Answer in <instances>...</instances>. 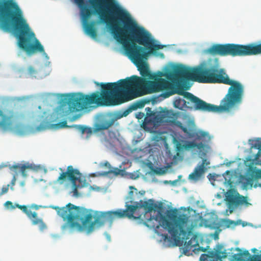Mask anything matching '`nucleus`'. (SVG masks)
Instances as JSON below:
<instances>
[{
  "label": "nucleus",
  "mask_w": 261,
  "mask_h": 261,
  "mask_svg": "<svg viewBox=\"0 0 261 261\" xmlns=\"http://www.w3.org/2000/svg\"><path fill=\"white\" fill-rule=\"evenodd\" d=\"M206 53L213 56L243 57L261 54V43L242 45L234 43L214 44L206 49Z\"/></svg>",
  "instance_id": "7"
},
{
  "label": "nucleus",
  "mask_w": 261,
  "mask_h": 261,
  "mask_svg": "<svg viewBox=\"0 0 261 261\" xmlns=\"http://www.w3.org/2000/svg\"><path fill=\"white\" fill-rule=\"evenodd\" d=\"M237 253L232 255V258L234 261H245L250 255L248 251L245 250L242 251L240 249L237 248L235 249Z\"/></svg>",
  "instance_id": "21"
},
{
  "label": "nucleus",
  "mask_w": 261,
  "mask_h": 261,
  "mask_svg": "<svg viewBox=\"0 0 261 261\" xmlns=\"http://www.w3.org/2000/svg\"><path fill=\"white\" fill-rule=\"evenodd\" d=\"M106 236H107V239L109 241H110L111 240L110 236L108 234H107Z\"/></svg>",
  "instance_id": "38"
},
{
  "label": "nucleus",
  "mask_w": 261,
  "mask_h": 261,
  "mask_svg": "<svg viewBox=\"0 0 261 261\" xmlns=\"http://www.w3.org/2000/svg\"><path fill=\"white\" fill-rule=\"evenodd\" d=\"M77 4L81 7L84 4V0H75ZM92 14L91 10L86 6L81 7V15L83 21V25L85 33L92 37L95 38L96 37V32L94 28V22L88 23V19Z\"/></svg>",
  "instance_id": "16"
},
{
  "label": "nucleus",
  "mask_w": 261,
  "mask_h": 261,
  "mask_svg": "<svg viewBox=\"0 0 261 261\" xmlns=\"http://www.w3.org/2000/svg\"><path fill=\"white\" fill-rule=\"evenodd\" d=\"M156 51L157 50H155L156 53H155V54H154V55L160 56V57H161L162 58H164V55L163 53H161L157 54Z\"/></svg>",
  "instance_id": "35"
},
{
  "label": "nucleus",
  "mask_w": 261,
  "mask_h": 261,
  "mask_svg": "<svg viewBox=\"0 0 261 261\" xmlns=\"http://www.w3.org/2000/svg\"><path fill=\"white\" fill-rule=\"evenodd\" d=\"M57 127L58 128H64V127H69V126L67 125L66 121H63L61 122H59L57 124Z\"/></svg>",
  "instance_id": "30"
},
{
  "label": "nucleus",
  "mask_w": 261,
  "mask_h": 261,
  "mask_svg": "<svg viewBox=\"0 0 261 261\" xmlns=\"http://www.w3.org/2000/svg\"><path fill=\"white\" fill-rule=\"evenodd\" d=\"M142 105L140 106H138V107H142Z\"/></svg>",
  "instance_id": "45"
},
{
  "label": "nucleus",
  "mask_w": 261,
  "mask_h": 261,
  "mask_svg": "<svg viewBox=\"0 0 261 261\" xmlns=\"http://www.w3.org/2000/svg\"><path fill=\"white\" fill-rule=\"evenodd\" d=\"M196 147L199 150L204 148V144L202 142L197 143L194 141H187L183 145L182 148L190 149Z\"/></svg>",
  "instance_id": "23"
},
{
  "label": "nucleus",
  "mask_w": 261,
  "mask_h": 261,
  "mask_svg": "<svg viewBox=\"0 0 261 261\" xmlns=\"http://www.w3.org/2000/svg\"><path fill=\"white\" fill-rule=\"evenodd\" d=\"M135 108H136V107L135 108H132V109H135Z\"/></svg>",
  "instance_id": "44"
},
{
  "label": "nucleus",
  "mask_w": 261,
  "mask_h": 261,
  "mask_svg": "<svg viewBox=\"0 0 261 261\" xmlns=\"http://www.w3.org/2000/svg\"><path fill=\"white\" fill-rule=\"evenodd\" d=\"M222 224L226 228H229L236 226L238 223L236 221L229 219H223Z\"/></svg>",
  "instance_id": "25"
},
{
  "label": "nucleus",
  "mask_w": 261,
  "mask_h": 261,
  "mask_svg": "<svg viewBox=\"0 0 261 261\" xmlns=\"http://www.w3.org/2000/svg\"><path fill=\"white\" fill-rule=\"evenodd\" d=\"M103 165L106 166V167H108L109 168H111V165L110 164V163L108 162H106L103 164Z\"/></svg>",
  "instance_id": "36"
},
{
  "label": "nucleus",
  "mask_w": 261,
  "mask_h": 261,
  "mask_svg": "<svg viewBox=\"0 0 261 261\" xmlns=\"http://www.w3.org/2000/svg\"><path fill=\"white\" fill-rule=\"evenodd\" d=\"M167 77L177 82L190 80L201 83H219L230 86L220 106L207 103L192 93L184 91L181 87L178 86L176 93L193 103L196 110L215 113L229 112L238 107L242 102L243 86L239 82L230 79L225 70L219 68L217 62L214 64L209 62L204 66L194 67L179 65Z\"/></svg>",
  "instance_id": "1"
},
{
  "label": "nucleus",
  "mask_w": 261,
  "mask_h": 261,
  "mask_svg": "<svg viewBox=\"0 0 261 261\" xmlns=\"http://www.w3.org/2000/svg\"><path fill=\"white\" fill-rule=\"evenodd\" d=\"M34 166L32 164H30L29 163L24 164H17L12 166L10 167V169L15 173V174L13 175V178L11 182V189L13 190V186L15 185L16 178V176L18 172H20L22 175L24 177L27 176V171L29 169H34Z\"/></svg>",
  "instance_id": "18"
},
{
  "label": "nucleus",
  "mask_w": 261,
  "mask_h": 261,
  "mask_svg": "<svg viewBox=\"0 0 261 261\" xmlns=\"http://www.w3.org/2000/svg\"><path fill=\"white\" fill-rule=\"evenodd\" d=\"M229 172H229V171H228V170H227V171H226L225 172V173H226V174H228L229 173Z\"/></svg>",
  "instance_id": "42"
},
{
  "label": "nucleus",
  "mask_w": 261,
  "mask_h": 261,
  "mask_svg": "<svg viewBox=\"0 0 261 261\" xmlns=\"http://www.w3.org/2000/svg\"><path fill=\"white\" fill-rule=\"evenodd\" d=\"M130 110H125V111L123 112V114H122V115H120V116H118V117H114V118H112V119H116V120H117L118 119H119V118H121V117H123V116H127V115L129 114V113L130 112Z\"/></svg>",
  "instance_id": "32"
},
{
  "label": "nucleus",
  "mask_w": 261,
  "mask_h": 261,
  "mask_svg": "<svg viewBox=\"0 0 261 261\" xmlns=\"http://www.w3.org/2000/svg\"><path fill=\"white\" fill-rule=\"evenodd\" d=\"M180 144H177V149H178V150H179V149H180Z\"/></svg>",
  "instance_id": "39"
},
{
  "label": "nucleus",
  "mask_w": 261,
  "mask_h": 261,
  "mask_svg": "<svg viewBox=\"0 0 261 261\" xmlns=\"http://www.w3.org/2000/svg\"><path fill=\"white\" fill-rule=\"evenodd\" d=\"M10 185H7V186H4L2 189L1 195L4 194L8 192L9 190Z\"/></svg>",
  "instance_id": "33"
},
{
  "label": "nucleus",
  "mask_w": 261,
  "mask_h": 261,
  "mask_svg": "<svg viewBox=\"0 0 261 261\" xmlns=\"http://www.w3.org/2000/svg\"><path fill=\"white\" fill-rule=\"evenodd\" d=\"M189 217V222L188 225L186 226L184 230L187 231V236L186 239H181L179 241H175L176 243L181 242L182 243L185 241L184 244V252L186 254L187 252L190 251H195L196 250H201L204 252L205 249L200 247L199 245V237L196 234H194L192 232V229L193 228V224L191 222L190 218Z\"/></svg>",
  "instance_id": "12"
},
{
  "label": "nucleus",
  "mask_w": 261,
  "mask_h": 261,
  "mask_svg": "<svg viewBox=\"0 0 261 261\" xmlns=\"http://www.w3.org/2000/svg\"><path fill=\"white\" fill-rule=\"evenodd\" d=\"M186 101L180 98H176L173 102L174 107L179 110H182L184 108L187 107Z\"/></svg>",
  "instance_id": "24"
},
{
  "label": "nucleus",
  "mask_w": 261,
  "mask_h": 261,
  "mask_svg": "<svg viewBox=\"0 0 261 261\" xmlns=\"http://www.w3.org/2000/svg\"><path fill=\"white\" fill-rule=\"evenodd\" d=\"M210 164V162L206 159H203L201 164H198L194 171L189 175V179L195 181L199 180L206 171V166Z\"/></svg>",
  "instance_id": "19"
},
{
  "label": "nucleus",
  "mask_w": 261,
  "mask_h": 261,
  "mask_svg": "<svg viewBox=\"0 0 261 261\" xmlns=\"http://www.w3.org/2000/svg\"><path fill=\"white\" fill-rule=\"evenodd\" d=\"M148 227L153 228L165 241L169 239L168 234H162L159 232L161 227L167 230L174 241L180 239H186L187 231L184 230L185 227L188 225V215L180 214L177 215L176 211L169 212L167 217L161 216L159 221L158 218L154 217L151 215L145 217L144 219H139Z\"/></svg>",
  "instance_id": "6"
},
{
  "label": "nucleus",
  "mask_w": 261,
  "mask_h": 261,
  "mask_svg": "<svg viewBox=\"0 0 261 261\" xmlns=\"http://www.w3.org/2000/svg\"><path fill=\"white\" fill-rule=\"evenodd\" d=\"M97 85H99V84L98 83H95Z\"/></svg>",
  "instance_id": "43"
},
{
  "label": "nucleus",
  "mask_w": 261,
  "mask_h": 261,
  "mask_svg": "<svg viewBox=\"0 0 261 261\" xmlns=\"http://www.w3.org/2000/svg\"><path fill=\"white\" fill-rule=\"evenodd\" d=\"M200 137H205L206 135V133L204 132H200Z\"/></svg>",
  "instance_id": "37"
},
{
  "label": "nucleus",
  "mask_w": 261,
  "mask_h": 261,
  "mask_svg": "<svg viewBox=\"0 0 261 261\" xmlns=\"http://www.w3.org/2000/svg\"><path fill=\"white\" fill-rule=\"evenodd\" d=\"M68 177L71 181L72 186V192L74 196H77L79 195L77 189L80 187H83L85 184V180L83 184L82 178V174L77 169H75L71 165L68 166L67 168V171L62 172L58 177L57 181L60 184L63 183V181L65 180Z\"/></svg>",
  "instance_id": "11"
},
{
  "label": "nucleus",
  "mask_w": 261,
  "mask_h": 261,
  "mask_svg": "<svg viewBox=\"0 0 261 261\" xmlns=\"http://www.w3.org/2000/svg\"><path fill=\"white\" fill-rule=\"evenodd\" d=\"M225 250H223V247L219 245L215 250L208 251L207 254H202L200 261H218L227 257Z\"/></svg>",
  "instance_id": "17"
},
{
  "label": "nucleus",
  "mask_w": 261,
  "mask_h": 261,
  "mask_svg": "<svg viewBox=\"0 0 261 261\" xmlns=\"http://www.w3.org/2000/svg\"><path fill=\"white\" fill-rule=\"evenodd\" d=\"M109 6L116 19L124 24L123 27L118 24L111 25V33L114 39L122 44L129 58L138 67L140 74L144 79L150 80L161 76L162 72L151 73L144 66V63L150 55L155 54V50L163 49L165 45L157 44L151 34L139 26L130 14L119 5L112 2Z\"/></svg>",
  "instance_id": "3"
},
{
  "label": "nucleus",
  "mask_w": 261,
  "mask_h": 261,
  "mask_svg": "<svg viewBox=\"0 0 261 261\" xmlns=\"http://www.w3.org/2000/svg\"><path fill=\"white\" fill-rule=\"evenodd\" d=\"M154 81L133 75L130 77L119 80L117 82L100 83L101 92L96 91L90 94L82 93L68 94L64 98L68 106L69 111H80L92 105L95 107L114 106L132 100L136 97L134 91L143 87L148 93L167 90L170 83L167 80L156 76Z\"/></svg>",
  "instance_id": "2"
},
{
  "label": "nucleus",
  "mask_w": 261,
  "mask_h": 261,
  "mask_svg": "<svg viewBox=\"0 0 261 261\" xmlns=\"http://www.w3.org/2000/svg\"><path fill=\"white\" fill-rule=\"evenodd\" d=\"M5 205L8 209L14 210L16 207L19 208V206H23L24 205H22L16 203L14 204L11 201H7L5 203Z\"/></svg>",
  "instance_id": "26"
},
{
  "label": "nucleus",
  "mask_w": 261,
  "mask_h": 261,
  "mask_svg": "<svg viewBox=\"0 0 261 261\" xmlns=\"http://www.w3.org/2000/svg\"><path fill=\"white\" fill-rule=\"evenodd\" d=\"M206 222L207 223V225L209 227L215 228V229H218L220 227V224L219 222H218V219L217 218L216 220L211 221L209 220H206Z\"/></svg>",
  "instance_id": "27"
},
{
  "label": "nucleus",
  "mask_w": 261,
  "mask_h": 261,
  "mask_svg": "<svg viewBox=\"0 0 261 261\" xmlns=\"http://www.w3.org/2000/svg\"><path fill=\"white\" fill-rule=\"evenodd\" d=\"M178 115V113H174L172 111L152 113L145 118L143 125L145 128L150 129L156 128L163 122H170L180 128L185 133H188L187 128L180 121L176 120Z\"/></svg>",
  "instance_id": "8"
},
{
  "label": "nucleus",
  "mask_w": 261,
  "mask_h": 261,
  "mask_svg": "<svg viewBox=\"0 0 261 261\" xmlns=\"http://www.w3.org/2000/svg\"><path fill=\"white\" fill-rule=\"evenodd\" d=\"M226 200L230 205L237 206L244 205L248 206L251 204L248 201L247 197L244 196L237 193L236 195L228 194Z\"/></svg>",
  "instance_id": "20"
},
{
  "label": "nucleus",
  "mask_w": 261,
  "mask_h": 261,
  "mask_svg": "<svg viewBox=\"0 0 261 261\" xmlns=\"http://www.w3.org/2000/svg\"><path fill=\"white\" fill-rule=\"evenodd\" d=\"M90 3L93 7V8L95 9L96 13H97L100 16V18L101 20L107 23L108 26L109 27V28L110 29V26L112 24H118L117 23H114L112 22V20H114L115 21H117L120 22L119 20H117L116 19L115 16L114 15L113 12H112V10H111L110 6H109V4L110 3H115V2L113 1H108L107 3V6H108V11L111 13L112 14V17H108L104 10V9L102 8V0H89ZM117 4V3H116ZM118 5H119L117 3Z\"/></svg>",
  "instance_id": "15"
},
{
  "label": "nucleus",
  "mask_w": 261,
  "mask_h": 261,
  "mask_svg": "<svg viewBox=\"0 0 261 261\" xmlns=\"http://www.w3.org/2000/svg\"><path fill=\"white\" fill-rule=\"evenodd\" d=\"M41 207V205L36 204H32L29 205H23L19 206L21 210L31 221L32 224L34 225H39L40 230L43 231L47 228L46 225L44 222L43 219L39 218L38 214L36 212H32V210H38Z\"/></svg>",
  "instance_id": "14"
},
{
  "label": "nucleus",
  "mask_w": 261,
  "mask_h": 261,
  "mask_svg": "<svg viewBox=\"0 0 261 261\" xmlns=\"http://www.w3.org/2000/svg\"><path fill=\"white\" fill-rule=\"evenodd\" d=\"M13 117V116L12 115L9 117L6 116L0 110V128L4 130L8 128L11 124V119Z\"/></svg>",
  "instance_id": "22"
},
{
  "label": "nucleus",
  "mask_w": 261,
  "mask_h": 261,
  "mask_svg": "<svg viewBox=\"0 0 261 261\" xmlns=\"http://www.w3.org/2000/svg\"><path fill=\"white\" fill-rule=\"evenodd\" d=\"M20 185L21 186H24V181H22L21 183H20Z\"/></svg>",
  "instance_id": "40"
},
{
  "label": "nucleus",
  "mask_w": 261,
  "mask_h": 261,
  "mask_svg": "<svg viewBox=\"0 0 261 261\" xmlns=\"http://www.w3.org/2000/svg\"><path fill=\"white\" fill-rule=\"evenodd\" d=\"M129 189L130 190V191L128 193V195H129V198L130 199V202L132 203V201L134 200V199H133L134 191L132 190H135L136 191H137V190L136 188H135L133 186H130L129 187Z\"/></svg>",
  "instance_id": "28"
},
{
  "label": "nucleus",
  "mask_w": 261,
  "mask_h": 261,
  "mask_svg": "<svg viewBox=\"0 0 261 261\" xmlns=\"http://www.w3.org/2000/svg\"><path fill=\"white\" fill-rule=\"evenodd\" d=\"M254 148L257 149V153L245 161V164L248 166L247 183L252 186L255 181L254 187H261V170L256 169L254 165H261V142L255 144Z\"/></svg>",
  "instance_id": "9"
},
{
  "label": "nucleus",
  "mask_w": 261,
  "mask_h": 261,
  "mask_svg": "<svg viewBox=\"0 0 261 261\" xmlns=\"http://www.w3.org/2000/svg\"><path fill=\"white\" fill-rule=\"evenodd\" d=\"M139 193L140 194H141V195H143L144 194V193H145V191H142V192L140 191Z\"/></svg>",
  "instance_id": "41"
},
{
  "label": "nucleus",
  "mask_w": 261,
  "mask_h": 261,
  "mask_svg": "<svg viewBox=\"0 0 261 261\" xmlns=\"http://www.w3.org/2000/svg\"><path fill=\"white\" fill-rule=\"evenodd\" d=\"M152 200L148 201L140 200L136 202L135 205H126V208L123 210L125 217L134 219H144L148 217L155 207Z\"/></svg>",
  "instance_id": "10"
},
{
  "label": "nucleus",
  "mask_w": 261,
  "mask_h": 261,
  "mask_svg": "<svg viewBox=\"0 0 261 261\" xmlns=\"http://www.w3.org/2000/svg\"><path fill=\"white\" fill-rule=\"evenodd\" d=\"M120 172H121V170L116 168H115L114 170H110L108 173H113L115 175H118L120 174Z\"/></svg>",
  "instance_id": "31"
},
{
  "label": "nucleus",
  "mask_w": 261,
  "mask_h": 261,
  "mask_svg": "<svg viewBox=\"0 0 261 261\" xmlns=\"http://www.w3.org/2000/svg\"><path fill=\"white\" fill-rule=\"evenodd\" d=\"M214 239L215 240H217L219 239V232L217 231L215 232L214 233Z\"/></svg>",
  "instance_id": "34"
},
{
  "label": "nucleus",
  "mask_w": 261,
  "mask_h": 261,
  "mask_svg": "<svg viewBox=\"0 0 261 261\" xmlns=\"http://www.w3.org/2000/svg\"><path fill=\"white\" fill-rule=\"evenodd\" d=\"M50 207L55 210L58 215L65 221L62 226L63 230L70 229L82 232L85 229L87 233H90L95 227H101L107 222L111 224L116 218L125 217L123 210L118 209L115 211L96 212L94 220L92 221L93 215L89 210L70 203L62 207L54 205Z\"/></svg>",
  "instance_id": "5"
},
{
  "label": "nucleus",
  "mask_w": 261,
  "mask_h": 261,
  "mask_svg": "<svg viewBox=\"0 0 261 261\" xmlns=\"http://www.w3.org/2000/svg\"><path fill=\"white\" fill-rule=\"evenodd\" d=\"M0 29L5 32L13 30L17 34L19 46L28 54L37 52L46 54L43 46L35 37L17 4L11 0H0Z\"/></svg>",
  "instance_id": "4"
},
{
  "label": "nucleus",
  "mask_w": 261,
  "mask_h": 261,
  "mask_svg": "<svg viewBox=\"0 0 261 261\" xmlns=\"http://www.w3.org/2000/svg\"><path fill=\"white\" fill-rule=\"evenodd\" d=\"M116 121V119H102L95 122L92 128L77 125H73L71 127L75 128L82 134L86 133L89 136L92 133H96L108 129L114 124Z\"/></svg>",
  "instance_id": "13"
},
{
  "label": "nucleus",
  "mask_w": 261,
  "mask_h": 261,
  "mask_svg": "<svg viewBox=\"0 0 261 261\" xmlns=\"http://www.w3.org/2000/svg\"><path fill=\"white\" fill-rule=\"evenodd\" d=\"M250 261H261V253L258 255H253L250 257Z\"/></svg>",
  "instance_id": "29"
}]
</instances>
